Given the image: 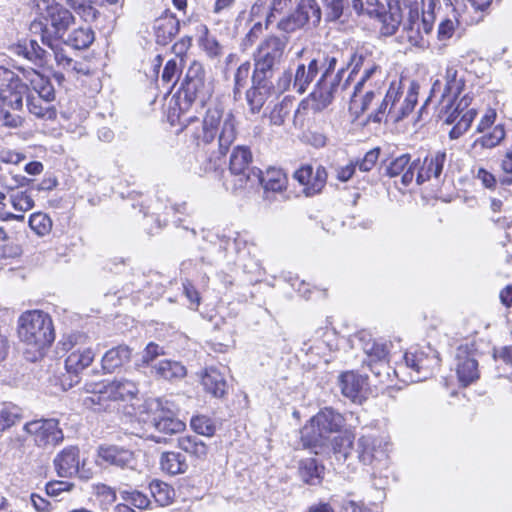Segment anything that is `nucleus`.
<instances>
[{
	"mask_svg": "<svg viewBox=\"0 0 512 512\" xmlns=\"http://www.w3.org/2000/svg\"><path fill=\"white\" fill-rule=\"evenodd\" d=\"M380 33L383 36H392L399 28L401 15L399 7L390 9L389 13H384L380 17Z\"/></svg>",
	"mask_w": 512,
	"mask_h": 512,
	"instance_id": "nucleus-42",
	"label": "nucleus"
},
{
	"mask_svg": "<svg viewBox=\"0 0 512 512\" xmlns=\"http://www.w3.org/2000/svg\"><path fill=\"white\" fill-rule=\"evenodd\" d=\"M22 419V410L12 403H3L0 406V432H4Z\"/></svg>",
	"mask_w": 512,
	"mask_h": 512,
	"instance_id": "nucleus-39",
	"label": "nucleus"
},
{
	"mask_svg": "<svg viewBox=\"0 0 512 512\" xmlns=\"http://www.w3.org/2000/svg\"><path fill=\"white\" fill-rule=\"evenodd\" d=\"M379 154H380L379 148L371 149L370 151H368L365 154L364 158L361 161H358L355 163L356 167H358L359 170L362 172H368V171L372 170V168L375 166V164L378 161Z\"/></svg>",
	"mask_w": 512,
	"mask_h": 512,
	"instance_id": "nucleus-58",
	"label": "nucleus"
},
{
	"mask_svg": "<svg viewBox=\"0 0 512 512\" xmlns=\"http://www.w3.org/2000/svg\"><path fill=\"white\" fill-rule=\"evenodd\" d=\"M204 36L201 39V45L210 57H216L221 53V47L217 40L208 35V28L202 27Z\"/></svg>",
	"mask_w": 512,
	"mask_h": 512,
	"instance_id": "nucleus-56",
	"label": "nucleus"
},
{
	"mask_svg": "<svg viewBox=\"0 0 512 512\" xmlns=\"http://www.w3.org/2000/svg\"><path fill=\"white\" fill-rule=\"evenodd\" d=\"M53 463L59 477L67 478L78 474L83 479L91 478L89 470L86 471L84 466L82 469L79 468V450L76 447L64 448L56 455Z\"/></svg>",
	"mask_w": 512,
	"mask_h": 512,
	"instance_id": "nucleus-19",
	"label": "nucleus"
},
{
	"mask_svg": "<svg viewBox=\"0 0 512 512\" xmlns=\"http://www.w3.org/2000/svg\"><path fill=\"white\" fill-rule=\"evenodd\" d=\"M323 471L324 467L319 465L313 458L301 460L299 463V475L307 484H319L321 482Z\"/></svg>",
	"mask_w": 512,
	"mask_h": 512,
	"instance_id": "nucleus-37",
	"label": "nucleus"
},
{
	"mask_svg": "<svg viewBox=\"0 0 512 512\" xmlns=\"http://www.w3.org/2000/svg\"><path fill=\"white\" fill-rule=\"evenodd\" d=\"M339 87L340 83L327 81L325 77H321L309 97L311 109L314 111L325 109L332 102Z\"/></svg>",
	"mask_w": 512,
	"mask_h": 512,
	"instance_id": "nucleus-23",
	"label": "nucleus"
},
{
	"mask_svg": "<svg viewBox=\"0 0 512 512\" xmlns=\"http://www.w3.org/2000/svg\"><path fill=\"white\" fill-rule=\"evenodd\" d=\"M247 182H250L251 186L261 184L265 199H269L270 194H283L288 187L287 175L282 169L275 167H270L265 172L253 169L247 175Z\"/></svg>",
	"mask_w": 512,
	"mask_h": 512,
	"instance_id": "nucleus-15",
	"label": "nucleus"
},
{
	"mask_svg": "<svg viewBox=\"0 0 512 512\" xmlns=\"http://www.w3.org/2000/svg\"><path fill=\"white\" fill-rule=\"evenodd\" d=\"M253 87H251L246 93V99L252 113H258L266 102L267 96L270 92H273V84L269 83L268 79L257 81L252 77Z\"/></svg>",
	"mask_w": 512,
	"mask_h": 512,
	"instance_id": "nucleus-28",
	"label": "nucleus"
},
{
	"mask_svg": "<svg viewBox=\"0 0 512 512\" xmlns=\"http://www.w3.org/2000/svg\"><path fill=\"white\" fill-rule=\"evenodd\" d=\"M25 154L12 149L0 150V161L5 164L17 165L25 160Z\"/></svg>",
	"mask_w": 512,
	"mask_h": 512,
	"instance_id": "nucleus-62",
	"label": "nucleus"
},
{
	"mask_svg": "<svg viewBox=\"0 0 512 512\" xmlns=\"http://www.w3.org/2000/svg\"><path fill=\"white\" fill-rule=\"evenodd\" d=\"M363 351L367 355V365L376 376H381L382 373L389 375V349L386 343L368 340L364 343Z\"/></svg>",
	"mask_w": 512,
	"mask_h": 512,
	"instance_id": "nucleus-21",
	"label": "nucleus"
},
{
	"mask_svg": "<svg viewBox=\"0 0 512 512\" xmlns=\"http://www.w3.org/2000/svg\"><path fill=\"white\" fill-rule=\"evenodd\" d=\"M456 371L463 386L471 384L479 377L478 363L469 357L458 359Z\"/></svg>",
	"mask_w": 512,
	"mask_h": 512,
	"instance_id": "nucleus-38",
	"label": "nucleus"
},
{
	"mask_svg": "<svg viewBox=\"0 0 512 512\" xmlns=\"http://www.w3.org/2000/svg\"><path fill=\"white\" fill-rule=\"evenodd\" d=\"M74 487L73 483L67 481L54 480L46 484V493L49 496L57 497L62 492H69Z\"/></svg>",
	"mask_w": 512,
	"mask_h": 512,
	"instance_id": "nucleus-60",
	"label": "nucleus"
},
{
	"mask_svg": "<svg viewBox=\"0 0 512 512\" xmlns=\"http://www.w3.org/2000/svg\"><path fill=\"white\" fill-rule=\"evenodd\" d=\"M319 70L317 59H310L307 64L292 63L274 82L272 87L274 94L280 95L289 90L303 94L315 79Z\"/></svg>",
	"mask_w": 512,
	"mask_h": 512,
	"instance_id": "nucleus-7",
	"label": "nucleus"
},
{
	"mask_svg": "<svg viewBox=\"0 0 512 512\" xmlns=\"http://www.w3.org/2000/svg\"><path fill=\"white\" fill-rule=\"evenodd\" d=\"M464 81L458 78V72L453 67H448L445 73V85L441 96V105L447 110L461 94Z\"/></svg>",
	"mask_w": 512,
	"mask_h": 512,
	"instance_id": "nucleus-27",
	"label": "nucleus"
},
{
	"mask_svg": "<svg viewBox=\"0 0 512 512\" xmlns=\"http://www.w3.org/2000/svg\"><path fill=\"white\" fill-rule=\"evenodd\" d=\"M459 115L460 112L458 111L457 107L451 114H449L446 117L445 122L448 124L458 123L462 127V129L467 131L476 116V110L469 109L466 112H464L462 116L458 119Z\"/></svg>",
	"mask_w": 512,
	"mask_h": 512,
	"instance_id": "nucleus-51",
	"label": "nucleus"
},
{
	"mask_svg": "<svg viewBox=\"0 0 512 512\" xmlns=\"http://www.w3.org/2000/svg\"><path fill=\"white\" fill-rule=\"evenodd\" d=\"M165 354L163 347L155 342H149L144 350L142 351L141 359L136 364L138 367L152 366L153 362L159 357Z\"/></svg>",
	"mask_w": 512,
	"mask_h": 512,
	"instance_id": "nucleus-48",
	"label": "nucleus"
},
{
	"mask_svg": "<svg viewBox=\"0 0 512 512\" xmlns=\"http://www.w3.org/2000/svg\"><path fill=\"white\" fill-rule=\"evenodd\" d=\"M87 341L88 337L82 333L70 334L62 341L64 350H72L65 360L69 373L78 374L92 363L95 354L91 348L85 347Z\"/></svg>",
	"mask_w": 512,
	"mask_h": 512,
	"instance_id": "nucleus-13",
	"label": "nucleus"
},
{
	"mask_svg": "<svg viewBox=\"0 0 512 512\" xmlns=\"http://www.w3.org/2000/svg\"><path fill=\"white\" fill-rule=\"evenodd\" d=\"M344 417L331 408L320 410L301 429V442L305 448L313 449L316 454L330 447L331 436L340 432L344 426Z\"/></svg>",
	"mask_w": 512,
	"mask_h": 512,
	"instance_id": "nucleus-3",
	"label": "nucleus"
},
{
	"mask_svg": "<svg viewBox=\"0 0 512 512\" xmlns=\"http://www.w3.org/2000/svg\"><path fill=\"white\" fill-rule=\"evenodd\" d=\"M146 408V417H142V420L158 432L172 435L185 430V423L175 416V413L167 406V402L152 399L146 402Z\"/></svg>",
	"mask_w": 512,
	"mask_h": 512,
	"instance_id": "nucleus-11",
	"label": "nucleus"
},
{
	"mask_svg": "<svg viewBox=\"0 0 512 512\" xmlns=\"http://www.w3.org/2000/svg\"><path fill=\"white\" fill-rule=\"evenodd\" d=\"M202 385L212 396L221 398L227 391L225 375L217 368H207L202 375Z\"/></svg>",
	"mask_w": 512,
	"mask_h": 512,
	"instance_id": "nucleus-30",
	"label": "nucleus"
},
{
	"mask_svg": "<svg viewBox=\"0 0 512 512\" xmlns=\"http://www.w3.org/2000/svg\"><path fill=\"white\" fill-rule=\"evenodd\" d=\"M447 160V154L445 151H435L429 153L423 160L422 164L417 160L418 166L416 182L421 185L424 182L430 180L432 177L438 178Z\"/></svg>",
	"mask_w": 512,
	"mask_h": 512,
	"instance_id": "nucleus-22",
	"label": "nucleus"
},
{
	"mask_svg": "<svg viewBox=\"0 0 512 512\" xmlns=\"http://www.w3.org/2000/svg\"><path fill=\"white\" fill-rule=\"evenodd\" d=\"M417 166L416 161L411 162L409 154H402L387 164L386 175L391 178L401 175V183L407 187L414 180Z\"/></svg>",
	"mask_w": 512,
	"mask_h": 512,
	"instance_id": "nucleus-24",
	"label": "nucleus"
},
{
	"mask_svg": "<svg viewBox=\"0 0 512 512\" xmlns=\"http://www.w3.org/2000/svg\"><path fill=\"white\" fill-rule=\"evenodd\" d=\"M190 426L199 435L212 437L215 434V422L206 415H196L190 420Z\"/></svg>",
	"mask_w": 512,
	"mask_h": 512,
	"instance_id": "nucleus-45",
	"label": "nucleus"
},
{
	"mask_svg": "<svg viewBox=\"0 0 512 512\" xmlns=\"http://www.w3.org/2000/svg\"><path fill=\"white\" fill-rule=\"evenodd\" d=\"M159 465L162 472L175 476L184 474L188 470L186 457L180 452H163L159 459Z\"/></svg>",
	"mask_w": 512,
	"mask_h": 512,
	"instance_id": "nucleus-31",
	"label": "nucleus"
},
{
	"mask_svg": "<svg viewBox=\"0 0 512 512\" xmlns=\"http://www.w3.org/2000/svg\"><path fill=\"white\" fill-rule=\"evenodd\" d=\"M337 59L335 57H327L324 62L325 70L321 77H325L327 81L341 82L342 75L345 73L344 69H340L334 73L336 68Z\"/></svg>",
	"mask_w": 512,
	"mask_h": 512,
	"instance_id": "nucleus-55",
	"label": "nucleus"
},
{
	"mask_svg": "<svg viewBox=\"0 0 512 512\" xmlns=\"http://www.w3.org/2000/svg\"><path fill=\"white\" fill-rule=\"evenodd\" d=\"M29 226L37 235L45 236L52 229V220L45 213H33L29 218Z\"/></svg>",
	"mask_w": 512,
	"mask_h": 512,
	"instance_id": "nucleus-46",
	"label": "nucleus"
},
{
	"mask_svg": "<svg viewBox=\"0 0 512 512\" xmlns=\"http://www.w3.org/2000/svg\"><path fill=\"white\" fill-rule=\"evenodd\" d=\"M342 394L356 401L362 392L363 387L366 385V379L354 372H345L339 379Z\"/></svg>",
	"mask_w": 512,
	"mask_h": 512,
	"instance_id": "nucleus-35",
	"label": "nucleus"
},
{
	"mask_svg": "<svg viewBox=\"0 0 512 512\" xmlns=\"http://www.w3.org/2000/svg\"><path fill=\"white\" fill-rule=\"evenodd\" d=\"M28 85L15 73L0 66V127L21 129L25 124L23 99H27L29 112L35 117L51 121L56 119L55 107L41 97L28 95Z\"/></svg>",
	"mask_w": 512,
	"mask_h": 512,
	"instance_id": "nucleus-2",
	"label": "nucleus"
},
{
	"mask_svg": "<svg viewBox=\"0 0 512 512\" xmlns=\"http://www.w3.org/2000/svg\"><path fill=\"white\" fill-rule=\"evenodd\" d=\"M69 41L77 49L87 48L94 41V32L90 28H79L74 30Z\"/></svg>",
	"mask_w": 512,
	"mask_h": 512,
	"instance_id": "nucleus-50",
	"label": "nucleus"
},
{
	"mask_svg": "<svg viewBox=\"0 0 512 512\" xmlns=\"http://www.w3.org/2000/svg\"><path fill=\"white\" fill-rule=\"evenodd\" d=\"M87 391L92 395L84 399V404L87 407H92L94 405H102L104 400H132L137 396L139 389L136 382L121 377L115 378L108 383L89 384L87 385Z\"/></svg>",
	"mask_w": 512,
	"mask_h": 512,
	"instance_id": "nucleus-8",
	"label": "nucleus"
},
{
	"mask_svg": "<svg viewBox=\"0 0 512 512\" xmlns=\"http://www.w3.org/2000/svg\"><path fill=\"white\" fill-rule=\"evenodd\" d=\"M24 77L34 91L38 90L39 87H45L46 85L51 84L47 78L33 69L26 71L24 73Z\"/></svg>",
	"mask_w": 512,
	"mask_h": 512,
	"instance_id": "nucleus-61",
	"label": "nucleus"
},
{
	"mask_svg": "<svg viewBox=\"0 0 512 512\" xmlns=\"http://www.w3.org/2000/svg\"><path fill=\"white\" fill-rule=\"evenodd\" d=\"M120 495L123 500L131 503L138 509H146L150 504L149 498L145 494L136 490H123L120 492Z\"/></svg>",
	"mask_w": 512,
	"mask_h": 512,
	"instance_id": "nucleus-53",
	"label": "nucleus"
},
{
	"mask_svg": "<svg viewBox=\"0 0 512 512\" xmlns=\"http://www.w3.org/2000/svg\"><path fill=\"white\" fill-rule=\"evenodd\" d=\"M494 357L498 362L503 363L512 375V346L502 347L495 352Z\"/></svg>",
	"mask_w": 512,
	"mask_h": 512,
	"instance_id": "nucleus-63",
	"label": "nucleus"
},
{
	"mask_svg": "<svg viewBox=\"0 0 512 512\" xmlns=\"http://www.w3.org/2000/svg\"><path fill=\"white\" fill-rule=\"evenodd\" d=\"M36 7L44 19L49 21L57 33L64 32L73 23L71 12L55 0H37Z\"/></svg>",
	"mask_w": 512,
	"mask_h": 512,
	"instance_id": "nucleus-18",
	"label": "nucleus"
},
{
	"mask_svg": "<svg viewBox=\"0 0 512 512\" xmlns=\"http://www.w3.org/2000/svg\"><path fill=\"white\" fill-rule=\"evenodd\" d=\"M403 359L404 364L398 365L393 372L396 377H399V372H402L404 368L410 369L409 381L411 382H419L428 378L440 362L437 352L430 346L406 352Z\"/></svg>",
	"mask_w": 512,
	"mask_h": 512,
	"instance_id": "nucleus-9",
	"label": "nucleus"
},
{
	"mask_svg": "<svg viewBox=\"0 0 512 512\" xmlns=\"http://www.w3.org/2000/svg\"><path fill=\"white\" fill-rule=\"evenodd\" d=\"M505 137V130L502 125H496L491 132L483 135L475 141V145L484 148H493L497 146Z\"/></svg>",
	"mask_w": 512,
	"mask_h": 512,
	"instance_id": "nucleus-49",
	"label": "nucleus"
},
{
	"mask_svg": "<svg viewBox=\"0 0 512 512\" xmlns=\"http://www.w3.org/2000/svg\"><path fill=\"white\" fill-rule=\"evenodd\" d=\"M353 435L345 433L330 440V446L338 459L346 460L353 449Z\"/></svg>",
	"mask_w": 512,
	"mask_h": 512,
	"instance_id": "nucleus-43",
	"label": "nucleus"
},
{
	"mask_svg": "<svg viewBox=\"0 0 512 512\" xmlns=\"http://www.w3.org/2000/svg\"><path fill=\"white\" fill-rule=\"evenodd\" d=\"M26 432L38 447L55 446L63 441L64 435L56 419H35L25 423Z\"/></svg>",
	"mask_w": 512,
	"mask_h": 512,
	"instance_id": "nucleus-14",
	"label": "nucleus"
},
{
	"mask_svg": "<svg viewBox=\"0 0 512 512\" xmlns=\"http://www.w3.org/2000/svg\"><path fill=\"white\" fill-rule=\"evenodd\" d=\"M8 201L15 211H12V215L15 218H11L16 221H23L25 213L30 211L34 207V199L28 190H12L8 195Z\"/></svg>",
	"mask_w": 512,
	"mask_h": 512,
	"instance_id": "nucleus-29",
	"label": "nucleus"
},
{
	"mask_svg": "<svg viewBox=\"0 0 512 512\" xmlns=\"http://www.w3.org/2000/svg\"><path fill=\"white\" fill-rule=\"evenodd\" d=\"M305 17L299 16L297 10L277 23V27L285 32H292L305 25Z\"/></svg>",
	"mask_w": 512,
	"mask_h": 512,
	"instance_id": "nucleus-52",
	"label": "nucleus"
},
{
	"mask_svg": "<svg viewBox=\"0 0 512 512\" xmlns=\"http://www.w3.org/2000/svg\"><path fill=\"white\" fill-rule=\"evenodd\" d=\"M18 334L25 345L37 352L49 347L55 339L51 317L39 310L27 311L20 316Z\"/></svg>",
	"mask_w": 512,
	"mask_h": 512,
	"instance_id": "nucleus-5",
	"label": "nucleus"
},
{
	"mask_svg": "<svg viewBox=\"0 0 512 512\" xmlns=\"http://www.w3.org/2000/svg\"><path fill=\"white\" fill-rule=\"evenodd\" d=\"M418 85L411 83L403 97L401 82H392L380 106L373 111L368 120L381 122L387 114L394 122L406 117L414 109L418 98Z\"/></svg>",
	"mask_w": 512,
	"mask_h": 512,
	"instance_id": "nucleus-6",
	"label": "nucleus"
},
{
	"mask_svg": "<svg viewBox=\"0 0 512 512\" xmlns=\"http://www.w3.org/2000/svg\"><path fill=\"white\" fill-rule=\"evenodd\" d=\"M97 463L133 470L137 465V458L132 450L124 446L105 444L97 449Z\"/></svg>",
	"mask_w": 512,
	"mask_h": 512,
	"instance_id": "nucleus-16",
	"label": "nucleus"
},
{
	"mask_svg": "<svg viewBox=\"0 0 512 512\" xmlns=\"http://www.w3.org/2000/svg\"><path fill=\"white\" fill-rule=\"evenodd\" d=\"M433 13H423L420 15L417 11H410L407 20L399 36L401 42H407L409 45L425 49L429 45L428 35L433 29Z\"/></svg>",
	"mask_w": 512,
	"mask_h": 512,
	"instance_id": "nucleus-12",
	"label": "nucleus"
},
{
	"mask_svg": "<svg viewBox=\"0 0 512 512\" xmlns=\"http://www.w3.org/2000/svg\"><path fill=\"white\" fill-rule=\"evenodd\" d=\"M291 3V0H257L251 8V15L255 17L265 15L266 25H269L287 11Z\"/></svg>",
	"mask_w": 512,
	"mask_h": 512,
	"instance_id": "nucleus-25",
	"label": "nucleus"
},
{
	"mask_svg": "<svg viewBox=\"0 0 512 512\" xmlns=\"http://www.w3.org/2000/svg\"><path fill=\"white\" fill-rule=\"evenodd\" d=\"M294 178L303 186L305 196L312 197L319 194L325 187L327 172L320 165L315 169L310 165H305L295 171Z\"/></svg>",
	"mask_w": 512,
	"mask_h": 512,
	"instance_id": "nucleus-17",
	"label": "nucleus"
},
{
	"mask_svg": "<svg viewBox=\"0 0 512 512\" xmlns=\"http://www.w3.org/2000/svg\"><path fill=\"white\" fill-rule=\"evenodd\" d=\"M251 162L252 153L250 149L245 146H237L231 154L229 169L232 174L240 177L239 181L245 180L247 183V175L254 169L250 168Z\"/></svg>",
	"mask_w": 512,
	"mask_h": 512,
	"instance_id": "nucleus-26",
	"label": "nucleus"
},
{
	"mask_svg": "<svg viewBox=\"0 0 512 512\" xmlns=\"http://www.w3.org/2000/svg\"><path fill=\"white\" fill-rule=\"evenodd\" d=\"M212 93V84L205 79L202 64L192 62L186 72L184 92L172 99L168 119L171 125L185 129L198 143L209 144L218 136L219 151L224 155L236 139L234 115L215 105L208 108L199 126L198 118L191 112L194 104L204 105Z\"/></svg>",
	"mask_w": 512,
	"mask_h": 512,
	"instance_id": "nucleus-1",
	"label": "nucleus"
},
{
	"mask_svg": "<svg viewBox=\"0 0 512 512\" xmlns=\"http://www.w3.org/2000/svg\"><path fill=\"white\" fill-rule=\"evenodd\" d=\"M460 22H463L461 20V18L458 20H452V19L442 20L438 25V30H437L438 40L444 42V41L450 39L455 32V28H456L457 24H459Z\"/></svg>",
	"mask_w": 512,
	"mask_h": 512,
	"instance_id": "nucleus-54",
	"label": "nucleus"
},
{
	"mask_svg": "<svg viewBox=\"0 0 512 512\" xmlns=\"http://www.w3.org/2000/svg\"><path fill=\"white\" fill-rule=\"evenodd\" d=\"M156 29L158 33L163 30L164 34L167 33L168 37H172L177 32V23L173 18H164L157 21Z\"/></svg>",
	"mask_w": 512,
	"mask_h": 512,
	"instance_id": "nucleus-64",
	"label": "nucleus"
},
{
	"mask_svg": "<svg viewBox=\"0 0 512 512\" xmlns=\"http://www.w3.org/2000/svg\"><path fill=\"white\" fill-rule=\"evenodd\" d=\"M296 10L299 16L306 18L305 24L317 25L320 22L321 10L315 0H302Z\"/></svg>",
	"mask_w": 512,
	"mask_h": 512,
	"instance_id": "nucleus-44",
	"label": "nucleus"
},
{
	"mask_svg": "<svg viewBox=\"0 0 512 512\" xmlns=\"http://www.w3.org/2000/svg\"><path fill=\"white\" fill-rule=\"evenodd\" d=\"M286 41L271 36L264 39L254 54V78L257 81L268 79L275 65L279 64L284 56Z\"/></svg>",
	"mask_w": 512,
	"mask_h": 512,
	"instance_id": "nucleus-10",
	"label": "nucleus"
},
{
	"mask_svg": "<svg viewBox=\"0 0 512 512\" xmlns=\"http://www.w3.org/2000/svg\"><path fill=\"white\" fill-rule=\"evenodd\" d=\"M149 488L155 501L161 506H167L172 503L175 496V491L167 483L160 480H153L150 483Z\"/></svg>",
	"mask_w": 512,
	"mask_h": 512,
	"instance_id": "nucleus-41",
	"label": "nucleus"
},
{
	"mask_svg": "<svg viewBox=\"0 0 512 512\" xmlns=\"http://www.w3.org/2000/svg\"><path fill=\"white\" fill-rule=\"evenodd\" d=\"M362 90L363 89H360V91L356 90L355 86L350 100V110L357 116L368 111L375 98L373 91L369 90L362 93Z\"/></svg>",
	"mask_w": 512,
	"mask_h": 512,
	"instance_id": "nucleus-40",
	"label": "nucleus"
},
{
	"mask_svg": "<svg viewBox=\"0 0 512 512\" xmlns=\"http://www.w3.org/2000/svg\"><path fill=\"white\" fill-rule=\"evenodd\" d=\"M179 449L197 460H205L208 455L209 448L202 440L193 435L180 436L177 439Z\"/></svg>",
	"mask_w": 512,
	"mask_h": 512,
	"instance_id": "nucleus-36",
	"label": "nucleus"
},
{
	"mask_svg": "<svg viewBox=\"0 0 512 512\" xmlns=\"http://www.w3.org/2000/svg\"><path fill=\"white\" fill-rule=\"evenodd\" d=\"M151 372L165 380L182 379L185 377L187 371L184 365L174 360H160L151 366Z\"/></svg>",
	"mask_w": 512,
	"mask_h": 512,
	"instance_id": "nucleus-33",
	"label": "nucleus"
},
{
	"mask_svg": "<svg viewBox=\"0 0 512 512\" xmlns=\"http://www.w3.org/2000/svg\"><path fill=\"white\" fill-rule=\"evenodd\" d=\"M464 10L459 14L463 23L467 25L476 24L480 22L488 9L490 8L493 0H464Z\"/></svg>",
	"mask_w": 512,
	"mask_h": 512,
	"instance_id": "nucleus-32",
	"label": "nucleus"
},
{
	"mask_svg": "<svg viewBox=\"0 0 512 512\" xmlns=\"http://www.w3.org/2000/svg\"><path fill=\"white\" fill-rule=\"evenodd\" d=\"M362 69H363V75H362L361 79L357 82V84L355 85L356 90H358V91H360V89H363L364 84L368 80L381 75L380 66L374 60L370 63H367V66L363 67Z\"/></svg>",
	"mask_w": 512,
	"mask_h": 512,
	"instance_id": "nucleus-57",
	"label": "nucleus"
},
{
	"mask_svg": "<svg viewBox=\"0 0 512 512\" xmlns=\"http://www.w3.org/2000/svg\"><path fill=\"white\" fill-rule=\"evenodd\" d=\"M131 358V350L128 346L119 345L108 350L102 357V367L108 372L112 373L116 369L122 367Z\"/></svg>",
	"mask_w": 512,
	"mask_h": 512,
	"instance_id": "nucleus-34",
	"label": "nucleus"
},
{
	"mask_svg": "<svg viewBox=\"0 0 512 512\" xmlns=\"http://www.w3.org/2000/svg\"><path fill=\"white\" fill-rule=\"evenodd\" d=\"M372 52L366 47H359L355 50L350 58L349 65L351 66V74H354L367 66V63L372 62Z\"/></svg>",
	"mask_w": 512,
	"mask_h": 512,
	"instance_id": "nucleus-47",
	"label": "nucleus"
},
{
	"mask_svg": "<svg viewBox=\"0 0 512 512\" xmlns=\"http://www.w3.org/2000/svg\"><path fill=\"white\" fill-rule=\"evenodd\" d=\"M179 68L175 60H169L162 72L161 79L166 84L174 85L179 78Z\"/></svg>",
	"mask_w": 512,
	"mask_h": 512,
	"instance_id": "nucleus-59",
	"label": "nucleus"
},
{
	"mask_svg": "<svg viewBox=\"0 0 512 512\" xmlns=\"http://www.w3.org/2000/svg\"><path fill=\"white\" fill-rule=\"evenodd\" d=\"M387 443L372 435H365L358 439L357 458L365 465H372L375 461L382 460L387 455Z\"/></svg>",
	"mask_w": 512,
	"mask_h": 512,
	"instance_id": "nucleus-20",
	"label": "nucleus"
},
{
	"mask_svg": "<svg viewBox=\"0 0 512 512\" xmlns=\"http://www.w3.org/2000/svg\"><path fill=\"white\" fill-rule=\"evenodd\" d=\"M43 44L48 46V50L42 48L36 40H30L29 47H26V56L40 66L49 65L53 57L58 68L66 71L71 75L83 74L90 72V68L86 61L73 59L65 46L59 42H52L42 37Z\"/></svg>",
	"mask_w": 512,
	"mask_h": 512,
	"instance_id": "nucleus-4",
	"label": "nucleus"
}]
</instances>
